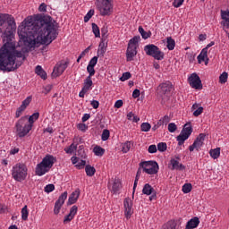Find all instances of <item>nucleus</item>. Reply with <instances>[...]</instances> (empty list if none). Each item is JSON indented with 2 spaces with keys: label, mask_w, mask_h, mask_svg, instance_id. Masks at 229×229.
Listing matches in <instances>:
<instances>
[{
  "label": "nucleus",
  "mask_w": 229,
  "mask_h": 229,
  "mask_svg": "<svg viewBox=\"0 0 229 229\" xmlns=\"http://www.w3.org/2000/svg\"><path fill=\"white\" fill-rule=\"evenodd\" d=\"M18 37L30 49L40 45L49 46L58 37V23L51 16H29L19 25Z\"/></svg>",
  "instance_id": "f257e3e1"
},
{
  "label": "nucleus",
  "mask_w": 229,
  "mask_h": 229,
  "mask_svg": "<svg viewBox=\"0 0 229 229\" xmlns=\"http://www.w3.org/2000/svg\"><path fill=\"white\" fill-rule=\"evenodd\" d=\"M17 24L15 18H11L8 21L4 32L2 34L3 47L0 48V71L13 72L17 71L22 62L26 60V55L21 51L17 50L15 45V31Z\"/></svg>",
  "instance_id": "f03ea898"
},
{
  "label": "nucleus",
  "mask_w": 229,
  "mask_h": 229,
  "mask_svg": "<svg viewBox=\"0 0 229 229\" xmlns=\"http://www.w3.org/2000/svg\"><path fill=\"white\" fill-rule=\"evenodd\" d=\"M38 117H40V113L36 112L32 114L29 117V123H26V119H28V116H22L15 123L16 134L18 137L21 139H22V137H26V135L31 131V128H33V123L38 121Z\"/></svg>",
  "instance_id": "7ed1b4c3"
},
{
  "label": "nucleus",
  "mask_w": 229,
  "mask_h": 229,
  "mask_svg": "<svg viewBox=\"0 0 229 229\" xmlns=\"http://www.w3.org/2000/svg\"><path fill=\"white\" fill-rule=\"evenodd\" d=\"M158 169H160V167L157 161H141L136 174L140 176V174H142V170L143 173H146L147 174H157L158 173Z\"/></svg>",
  "instance_id": "20e7f679"
},
{
  "label": "nucleus",
  "mask_w": 229,
  "mask_h": 229,
  "mask_svg": "<svg viewBox=\"0 0 229 229\" xmlns=\"http://www.w3.org/2000/svg\"><path fill=\"white\" fill-rule=\"evenodd\" d=\"M12 176L16 182H24L28 176V166L24 163L16 164L13 167Z\"/></svg>",
  "instance_id": "39448f33"
},
{
  "label": "nucleus",
  "mask_w": 229,
  "mask_h": 229,
  "mask_svg": "<svg viewBox=\"0 0 229 229\" xmlns=\"http://www.w3.org/2000/svg\"><path fill=\"white\" fill-rule=\"evenodd\" d=\"M144 51L148 56H152L155 60H164V56H165V54L154 44L145 46Z\"/></svg>",
  "instance_id": "423d86ee"
},
{
  "label": "nucleus",
  "mask_w": 229,
  "mask_h": 229,
  "mask_svg": "<svg viewBox=\"0 0 229 229\" xmlns=\"http://www.w3.org/2000/svg\"><path fill=\"white\" fill-rule=\"evenodd\" d=\"M173 90V84L171 82H163L157 87L158 97L161 98L162 103H165L169 99L171 91Z\"/></svg>",
  "instance_id": "0eeeda50"
},
{
  "label": "nucleus",
  "mask_w": 229,
  "mask_h": 229,
  "mask_svg": "<svg viewBox=\"0 0 229 229\" xmlns=\"http://www.w3.org/2000/svg\"><path fill=\"white\" fill-rule=\"evenodd\" d=\"M191 135H192V125L191 124V122H189L184 124L180 135L176 137L178 146H183L185 140H187Z\"/></svg>",
  "instance_id": "6e6552de"
},
{
  "label": "nucleus",
  "mask_w": 229,
  "mask_h": 229,
  "mask_svg": "<svg viewBox=\"0 0 229 229\" xmlns=\"http://www.w3.org/2000/svg\"><path fill=\"white\" fill-rule=\"evenodd\" d=\"M97 8L100 12V15H102V17L112 15L114 12V4H112V3H98L97 4Z\"/></svg>",
  "instance_id": "1a4fd4ad"
},
{
  "label": "nucleus",
  "mask_w": 229,
  "mask_h": 229,
  "mask_svg": "<svg viewBox=\"0 0 229 229\" xmlns=\"http://www.w3.org/2000/svg\"><path fill=\"white\" fill-rule=\"evenodd\" d=\"M205 137H207L205 133H199L195 139L193 144L189 147V151L192 152L194 149H196V151H199L203 147V144H205Z\"/></svg>",
  "instance_id": "9d476101"
},
{
  "label": "nucleus",
  "mask_w": 229,
  "mask_h": 229,
  "mask_svg": "<svg viewBox=\"0 0 229 229\" xmlns=\"http://www.w3.org/2000/svg\"><path fill=\"white\" fill-rule=\"evenodd\" d=\"M188 81L192 89H196L197 90H201V89H203L201 79L198 73H191L188 78Z\"/></svg>",
  "instance_id": "9b49d317"
},
{
  "label": "nucleus",
  "mask_w": 229,
  "mask_h": 229,
  "mask_svg": "<svg viewBox=\"0 0 229 229\" xmlns=\"http://www.w3.org/2000/svg\"><path fill=\"white\" fill-rule=\"evenodd\" d=\"M12 14L8 13H0V33H4V30L8 28V22L12 21Z\"/></svg>",
  "instance_id": "f8f14e48"
},
{
  "label": "nucleus",
  "mask_w": 229,
  "mask_h": 229,
  "mask_svg": "<svg viewBox=\"0 0 229 229\" xmlns=\"http://www.w3.org/2000/svg\"><path fill=\"white\" fill-rule=\"evenodd\" d=\"M31 96H29L26 98V99H24L22 102H21V106H19L16 110V113H15V117L16 119H19V117L21 115H22V112H24V110H26V108H28V106H30V103H31Z\"/></svg>",
  "instance_id": "ddd939ff"
},
{
  "label": "nucleus",
  "mask_w": 229,
  "mask_h": 229,
  "mask_svg": "<svg viewBox=\"0 0 229 229\" xmlns=\"http://www.w3.org/2000/svg\"><path fill=\"white\" fill-rule=\"evenodd\" d=\"M69 61H66L64 64H59L57 67H55L52 72V78H58V76H62V74H64L65 72V69H67Z\"/></svg>",
  "instance_id": "4468645a"
},
{
  "label": "nucleus",
  "mask_w": 229,
  "mask_h": 229,
  "mask_svg": "<svg viewBox=\"0 0 229 229\" xmlns=\"http://www.w3.org/2000/svg\"><path fill=\"white\" fill-rule=\"evenodd\" d=\"M123 207H124V214L126 219H130L131 217V214H133V209L131 208L133 207V204L131 203V199L130 198H125L123 201Z\"/></svg>",
  "instance_id": "2eb2a0df"
},
{
  "label": "nucleus",
  "mask_w": 229,
  "mask_h": 229,
  "mask_svg": "<svg viewBox=\"0 0 229 229\" xmlns=\"http://www.w3.org/2000/svg\"><path fill=\"white\" fill-rule=\"evenodd\" d=\"M55 162H56V157L52 155H47L40 163L50 170L55 165Z\"/></svg>",
  "instance_id": "dca6fc26"
},
{
  "label": "nucleus",
  "mask_w": 229,
  "mask_h": 229,
  "mask_svg": "<svg viewBox=\"0 0 229 229\" xmlns=\"http://www.w3.org/2000/svg\"><path fill=\"white\" fill-rule=\"evenodd\" d=\"M170 165H172L171 167V171H185L186 169V166L185 165L180 163V161L174 159V158H172L170 160Z\"/></svg>",
  "instance_id": "f3484780"
},
{
  "label": "nucleus",
  "mask_w": 229,
  "mask_h": 229,
  "mask_svg": "<svg viewBox=\"0 0 229 229\" xmlns=\"http://www.w3.org/2000/svg\"><path fill=\"white\" fill-rule=\"evenodd\" d=\"M137 56V47H131L128 45L126 51V60L127 62H131L133 57Z\"/></svg>",
  "instance_id": "a211bd4d"
},
{
  "label": "nucleus",
  "mask_w": 229,
  "mask_h": 229,
  "mask_svg": "<svg viewBox=\"0 0 229 229\" xmlns=\"http://www.w3.org/2000/svg\"><path fill=\"white\" fill-rule=\"evenodd\" d=\"M37 176H44L46 173H49V168H47L45 165L42 163H39L36 166V171H35Z\"/></svg>",
  "instance_id": "6ab92c4d"
},
{
  "label": "nucleus",
  "mask_w": 229,
  "mask_h": 229,
  "mask_svg": "<svg viewBox=\"0 0 229 229\" xmlns=\"http://www.w3.org/2000/svg\"><path fill=\"white\" fill-rule=\"evenodd\" d=\"M199 225V218L198 216H194L193 218H191L187 222L185 229L198 228Z\"/></svg>",
  "instance_id": "aec40b11"
},
{
  "label": "nucleus",
  "mask_w": 229,
  "mask_h": 229,
  "mask_svg": "<svg viewBox=\"0 0 229 229\" xmlns=\"http://www.w3.org/2000/svg\"><path fill=\"white\" fill-rule=\"evenodd\" d=\"M106 47L107 44L105 42V39L102 38L98 46V56H105V54L106 53Z\"/></svg>",
  "instance_id": "412c9836"
},
{
  "label": "nucleus",
  "mask_w": 229,
  "mask_h": 229,
  "mask_svg": "<svg viewBox=\"0 0 229 229\" xmlns=\"http://www.w3.org/2000/svg\"><path fill=\"white\" fill-rule=\"evenodd\" d=\"M78 198H80V191H72L68 199L67 205H74L78 201Z\"/></svg>",
  "instance_id": "4be33fe9"
},
{
  "label": "nucleus",
  "mask_w": 229,
  "mask_h": 229,
  "mask_svg": "<svg viewBox=\"0 0 229 229\" xmlns=\"http://www.w3.org/2000/svg\"><path fill=\"white\" fill-rule=\"evenodd\" d=\"M35 72L40 77L41 80H47V73L42 69V66H36Z\"/></svg>",
  "instance_id": "5701e85b"
},
{
  "label": "nucleus",
  "mask_w": 229,
  "mask_h": 229,
  "mask_svg": "<svg viewBox=\"0 0 229 229\" xmlns=\"http://www.w3.org/2000/svg\"><path fill=\"white\" fill-rule=\"evenodd\" d=\"M92 85H94V82H92V78L87 77L84 80V83H83L82 89L89 92V90H92Z\"/></svg>",
  "instance_id": "b1692460"
},
{
  "label": "nucleus",
  "mask_w": 229,
  "mask_h": 229,
  "mask_svg": "<svg viewBox=\"0 0 229 229\" xmlns=\"http://www.w3.org/2000/svg\"><path fill=\"white\" fill-rule=\"evenodd\" d=\"M153 192H155V189L149 183H146L143 186L142 193L146 196H151V193Z\"/></svg>",
  "instance_id": "393cba45"
},
{
  "label": "nucleus",
  "mask_w": 229,
  "mask_h": 229,
  "mask_svg": "<svg viewBox=\"0 0 229 229\" xmlns=\"http://www.w3.org/2000/svg\"><path fill=\"white\" fill-rule=\"evenodd\" d=\"M176 47V41L172 37L166 38V47L169 51H173Z\"/></svg>",
  "instance_id": "a878e982"
},
{
  "label": "nucleus",
  "mask_w": 229,
  "mask_h": 229,
  "mask_svg": "<svg viewBox=\"0 0 229 229\" xmlns=\"http://www.w3.org/2000/svg\"><path fill=\"white\" fill-rule=\"evenodd\" d=\"M139 42H140V36H134L129 40L128 46L131 47H139Z\"/></svg>",
  "instance_id": "bb28decb"
},
{
  "label": "nucleus",
  "mask_w": 229,
  "mask_h": 229,
  "mask_svg": "<svg viewBox=\"0 0 229 229\" xmlns=\"http://www.w3.org/2000/svg\"><path fill=\"white\" fill-rule=\"evenodd\" d=\"M121 187H123L121 184V180L114 179L113 187H112L114 194H116V192H119V191H121Z\"/></svg>",
  "instance_id": "cd10ccee"
},
{
  "label": "nucleus",
  "mask_w": 229,
  "mask_h": 229,
  "mask_svg": "<svg viewBox=\"0 0 229 229\" xmlns=\"http://www.w3.org/2000/svg\"><path fill=\"white\" fill-rule=\"evenodd\" d=\"M209 155L211 158H214V160H216V158L221 156V148L211 149L209 151Z\"/></svg>",
  "instance_id": "c85d7f7f"
},
{
  "label": "nucleus",
  "mask_w": 229,
  "mask_h": 229,
  "mask_svg": "<svg viewBox=\"0 0 229 229\" xmlns=\"http://www.w3.org/2000/svg\"><path fill=\"white\" fill-rule=\"evenodd\" d=\"M85 171L87 176H94L96 174V168L90 165H86Z\"/></svg>",
  "instance_id": "c756f323"
},
{
  "label": "nucleus",
  "mask_w": 229,
  "mask_h": 229,
  "mask_svg": "<svg viewBox=\"0 0 229 229\" xmlns=\"http://www.w3.org/2000/svg\"><path fill=\"white\" fill-rule=\"evenodd\" d=\"M93 153L96 155V157H103V155H105V148L97 145L93 148Z\"/></svg>",
  "instance_id": "7c9ffc66"
},
{
  "label": "nucleus",
  "mask_w": 229,
  "mask_h": 229,
  "mask_svg": "<svg viewBox=\"0 0 229 229\" xmlns=\"http://www.w3.org/2000/svg\"><path fill=\"white\" fill-rule=\"evenodd\" d=\"M92 31L96 37V38H99L101 37V31L99 30V27L96 23H92Z\"/></svg>",
  "instance_id": "2f4dec72"
},
{
  "label": "nucleus",
  "mask_w": 229,
  "mask_h": 229,
  "mask_svg": "<svg viewBox=\"0 0 229 229\" xmlns=\"http://www.w3.org/2000/svg\"><path fill=\"white\" fill-rule=\"evenodd\" d=\"M28 216H30V211H28V206H24L21 208V219H22V221H28Z\"/></svg>",
  "instance_id": "473e14b6"
},
{
  "label": "nucleus",
  "mask_w": 229,
  "mask_h": 229,
  "mask_svg": "<svg viewBox=\"0 0 229 229\" xmlns=\"http://www.w3.org/2000/svg\"><path fill=\"white\" fill-rule=\"evenodd\" d=\"M67 199V191H64L62 193L58 199L55 201V203H58L59 205H64L65 203V200Z\"/></svg>",
  "instance_id": "72a5a7b5"
},
{
  "label": "nucleus",
  "mask_w": 229,
  "mask_h": 229,
  "mask_svg": "<svg viewBox=\"0 0 229 229\" xmlns=\"http://www.w3.org/2000/svg\"><path fill=\"white\" fill-rule=\"evenodd\" d=\"M78 149V143L74 145V143H72L68 148H64L65 153L67 154H72L74 151Z\"/></svg>",
  "instance_id": "f704fd0d"
},
{
  "label": "nucleus",
  "mask_w": 229,
  "mask_h": 229,
  "mask_svg": "<svg viewBox=\"0 0 229 229\" xmlns=\"http://www.w3.org/2000/svg\"><path fill=\"white\" fill-rule=\"evenodd\" d=\"M164 229H176V222L170 220L165 225Z\"/></svg>",
  "instance_id": "c9c22d12"
},
{
  "label": "nucleus",
  "mask_w": 229,
  "mask_h": 229,
  "mask_svg": "<svg viewBox=\"0 0 229 229\" xmlns=\"http://www.w3.org/2000/svg\"><path fill=\"white\" fill-rule=\"evenodd\" d=\"M228 81V72H224L222 74L219 76V83H226Z\"/></svg>",
  "instance_id": "e433bc0d"
},
{
  "label": "nucleus",
  "mask_w": 229,
  "mask_h": 229,
  "mask_svg": "<svg viewBox=\"0 0 229 229\" xmlns=\"http://www.w3.org/2000/svg\"><path fill=\"white\" fill-rule=\"evenodd\" d=\"M94 9H90L87 14L84 16V22H89L90 21V19H92V17L94 16Z\"/></svg>",
  "instance_id": "4c0bfd02"
},
{
  "label": "nucleus",
  "mask_w": 229,
  "mask_h": 229,
  "mask_svg": "<svg viewBox=\"0 0 229 229\" xmlns=\"http://www.w3.org/2000/svg\"><path fill=\"white\" fill-rule=\"evenodd\" d=\"M141 131L148 132L149 130H151V123H142L140 125Z\"/></svg>",
  "instance_id": "58836bf2"
},
{
  "label": "nucleus",
  "mask_w": 229,
  "mask_h": 229,
  "mask_svg": "<svg viewBox=\"0 0 229 229\" xmlns=\"http://www.w3.org/2000/svg\"><path fill=\"white\" fill-rule=\"evenodd\" d=\"M191 191H192V184L191 183H185L182 186V192L184 194H189V192H191Z\"/></svg>",
  "instance_id": "ea45409f"
},
{
  "label": "nucleus",
  "mask_w": 229,
  "mask_h": 229,
  "mask_svg": "<svg viewBox=\"0 0 229 229\" xmlns=\"http://www.w3.org/2000/svg\"><path fill=\"white\" fill-rule=\"evenodd\" d=\"M108 139H110V131L107 130V129H105L102 132V135H101V140L103 141H106L108 140Z\"/></svg>",
  "instance_id": "a19ab883"
},
{
  "label": "nucleus",
  "mask_w": 229,
  "mask_h": 229,
  "mask_svg": "<svg viewBox=\"0 0 229 229\" xmlns=\"http://www.w3.org/2000/svg\"><path fill=\"white\" fill-rule=\"evenodd\" d=\"M131 148V142L127 141V142L123 143L122 146L123 153H128V151H130Z\"/></svg>",
  "instance_id": "79ce46f5"
},
{
  "label": "nucleus",
  "mask_w": 229,
  "mask_h": 229,
  "mask_svg": "<svg viewBox=\"0 0 229 229\" xmlns=\"http://www.w3.org/2000/svg\"><path fill=\"white\" fill-rule=\"evenodd\" d=\"M157 150L161 153H164V151H167V143L165 142H160L157 144Z\"/></svg>",
  "instance_id": "37998d69"
},
{
  "label": "nucleus",
  "mask_w": 229,
  "mask_h": 229,
  "mask_svg": "<svg viewBox=\"0 0 229 229\" xmlns=\"http://www.w3.org/2000/svg\"><path fill=\"white\" fill-rule=\"evenodd\" d=\"M62 207H64V205L62 204H58V202L55 203V207H54V214L55 216H58L60 214V210H62Z\"/></svg>",
  "instance_id": "c03bdc74"
},
{
  "label": "nucleus",
  "mask_w": 229,
  "mask_h": 229,
  "mask_svg": "<svg viewBox=\"0 0 229 229\" xmlns=\"http://www.w3.org/2000/svg\"><path fill=\"white\" fill-rule=\"evenodd\" d=\"M178 130V126H176V123H170L168 124V131L170 133H174V131H176Z\"/></svg>",
  "instance_id": "a18cd8bd"
},
{
  "label": "nucleus",
  "mask_w": 229,
  "mask_h": 229,
  "mask_svg": "<svg viewBox=\"0 0 229 229\" xmlns=\"http://www.w3.org/2000/svg\"><path fill=\"white\" fill-rule=\"evenodd\" d=\"M87 72H89V76L88 78H92V76H94V74H96V70L94 69V66H90L88 64L87 66Z\"/></svg>",
  "instance_id": "49530a36"
},
{
  "label": "nucleus",
  "mask_w": 229,
  "mask_h": 229,
  "mask_svg": "<svg viewBox=\"0 0 229 229\" xmlns=\"http://www.w3.org/2000/svg\"><path fill=\"white\" fill-rule=\"evenodd\" d=\"M131 78V73L130 72H125L123 73L122 77L120 78L121 81H126V80H130Z\"/></svg>",
  "instance_id": "de8ad7c7"
},
{
  "label": "nucleus",
  "mask_w": 229,
  "mask_h": 229,
  "mask_svg": "<svg viewBox=\"0 0 229 229\" xmlns=\"http://www.w3.org/2000/svg\"><path fill=\"white\" fill-rule=\"evenodd\" d=\"M76 214H78V206L74 205L70 208L69 215L74 217Z\"/></svg>",
  "instance_id": "09e8293b"
},
{
  "label": "nucleus",
  "mask_w": 229,
  "mask_h": 229,
  "mask_svg": "<svg viewBox=\"0 0 229 229\" xmlns=\"http://www.w3.org/2000/svg\"><path fill=\"white\" fill-rule=\"evenodd\" d=\"M140 178V175H137V174H136V177H135L134 184H133V190H132V198H133V196H135V190L137 189V184L139 183Z\"/></svg>",
  "instance_id": "8fccbe9b"
},
{
  "label": "nucleus",
  "mask_w": 229,
  "mask_h": 229,
  "mask_svg": "<svg viewBox=\"0 0 229 229\" xmlns=\"http://www.w3.org/2000/svg\"><path fill=\"white\" fill-rule=\"evenodd\" d=\"M88 65L91 67H96V65H98V56L92 57Z\"/></svg>",
  "instance_id": "3c124183"
},
{
  "label": "nucleus",
  "mask_w": 229,
  "mask_h": 229,
  "mask_svg": "<svg viewBox=\"0 0 229 229\" xmlns=\"http://www.w3.org/2000/svg\"><path fill=\"white\" fill-rule=\"evenodd\" d=\"M202 114H203V106L198 107V109L193 112V115L195 117H199V115H201Z\"/></svg>",
  "instance_id": "603ef678"
},
{
  "label": "nucleus",
  "mask_w": 229,
  "mask_h": 229,
  "mask_svg": "<svg viewBox=\"0 0 229 229\" xmlns=\"http://www.w3.org/2000/svg\"><path fill=\"white\" fill-rule=\"evenodd\" d=\"M53 191H55V184H47L45 187V192H47V194H49V192H53Z\"/></svg>",
  "instance_id": "864d4df0"
},
{
  "label": "nucleus",
  "mask_w": 229,
  "mask_h": 229,
  "mask_svg": "<svg viewBox=\"0 0 229 229\" xmlns=\"http://www.w3.org/2000/svg\"><path fill=\"white\" fill-rule=\"evenodd\" d=\"M184 1L185 0H174L173 6H174V8H180Z\"/></svg>",
  "instance_id": "5fc2aeb1"
},
{
  "label": "nucleus",
  "mask_w": 229,
  "mask_h": 229,
  "mask_svg": "<svg viewBox=\"0 0 229 229\" xmlns=\"http://www.w3.org/2000/svg\"><path fill=\"white\" fill-rule=\"evenodd\" d=\"M77 128H78V130H80L81 131H87L89 126H87V124H85V123H79V124L77 125Z\"/></svg>",
  "instance_id": "6e6d98bb"
},
{
  "label": "nucleus",
  "mask_w": 229,
  "mask_h": 229,
  "mask_svg": "<svg viewBox=\"0 0 229 229\" xmlns=\"http://www.w3.org/2000/svg\"><path fill=\"white\" fill-rule=\"evenodd\" d=\"M86 164H87V161L81 159V162H79V163L75 165V167H77V169H83V167H85Z\"/></svg>",
  "instance_id": "4d7b16f0"
},
{
  "label": "nucleus",
  "mask_w": 229,
  "mask_h": 229,
  "mask_svg": "<svg viewBox=\"0 0 229 229\" xmlns=\"http://www.w3.org/2000/svg\"><path fill=\"white\" fill-rule=\"evenodd\" d=\"M73 219H74V216H72V215H70V213H69L68 215H66V216H64V225H65L66 223H71V221L73 220Z\"/></svg>",
  "instance_id": "13d9d810"
},
{
  "label": "nucleus",
  "mask_w": 229,
  "mask_h": 229,
  "mask_svg": "<svg viewBox=\"0 0 229 229\" xmlns=\"http://www.w3.org/2000/svg\"><path fill=\"white\" fill-rule=\"evenodd\" d=\"M221 25L224 26V31L225 30H229V19H226L225 21H221Z\"/></svg>",
  "instance_id": "bf43d9fd"
},
{
  "label": "nucleus",
  "mask_w": 229,
  "mask_h": 229,
  "mask_svg": "<svg viewBox=\"0 0 229 229\" xmlns=\"http://www.w3.org/2000/svg\"><path fill=\"white\" fill-rule=\"evenodd\" d=\"M221 18L223 21H226V19H229V11H221Z\"/></svg>",
  "instance_id": "052dcab7"
},
{
  "label": "nucleus",
  "mask_w": 229,
  "mask_h": 229,
  "mask_svg": "<svg viewBox=\"0 0 229 229\" xmlns=\"http://www.w3.org/2000/svg\"><path fill=\"white\" fill-rule=\"evenodd\" d=\"M38 11L39 12H43L46 13L47 12V4H46L45 3H42L39 7H38Z\"/></svg>",
  "instance_id": "680f3d73"
},
{
  "label": "nucleus",
  "mask_w": 229,
  "mask_h": 229,
  "mask_svg": "<svg viewBox=\"0 0 229 229\" xmlns=\"http://www.w3.org/2000/svg\"><path fill=\"white\" fill-rule=\"evenodd\" d=\"M148 153H157V145H150L148 148Z\"/></svg>",
  "instance_id": "e2e57ef3"
},
{
  "label": "nucleus",
  "mask_w": 229,
  "mask_h": 229,
  "mask_svg": "<svg viewBox=\"0 0 229 229\" xmlns=\"http://www.w3.org/2000/svg\"><path fill=\"white\" fill-rule=\"evenodd\" d=\"M169 121H171V119L169 118L168 115H165L163 118H161L159 120V122H161L163 125L167 124V123H169Z\"/></svg>",
  "instance_id": "0e129e2a"
},
{
  "label": "nucleus",
  "mask_w": 229,
  "mask_h": 229,
  "mask_svg": "<svg viewBox=\"0 0 229 229\" xmlns=\"http://www.w3.org/2000/svg\"><path fill=\"white\" fill-rule=\"evenodd\" d=\"M90 105H91V106L96 110V109H98V108H99V101H98V100H92L91 102H90Z\"/></svg>",
  "instance_id": "69168bd1"
},
{
  "label": "nucleus",
  "mask_w": 229,
  "mask_h": 229,
  "mask_svg": "<svg viewBox=\"0 0 229 229\" xmlns=\"http://www.w3.org/2000/svg\"><path fill=\"white\" fill-rule=\"evenodd\" d=\"M141 37L144 40H148V38H151V31H145V33L141 34Z\"/></svg>",
  "instance_id": "338daca9"
},
{
  "label": "nucleus",
  "mask_w": 229,
  "mask_h": 229,
  "mask_svg": "<svg viewBox=\"0 0 229 229\" xmlns=\"http://www.w3.org/2000/svg\"><path fill=\"white\" fill-rule=\"evenodd\" d=\"M123 105H124V103L123 102L122 99L117 100V101L114 103V108H121V106H123Z\"/></svg>",
  "instance_id": "774afa93"
}]
</instances>
